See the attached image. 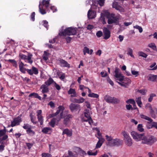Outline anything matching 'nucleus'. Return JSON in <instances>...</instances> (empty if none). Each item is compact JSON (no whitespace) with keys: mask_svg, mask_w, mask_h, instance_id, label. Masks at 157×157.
<instances>
[{"mask_svg":"<svg viewBox=\"0 0 157 157\" xmlns=\"http://www.w3.org/2000/svg\"><path fill=\"white\" fill-rule=\"evenodd\" d=\"M51 129V128L49 127H45L42 129V132L44 133L47 134Z\"/></svg>","mask_w":157,"mask_h":157,"instance_id":"c9c22d12","label":"nucleus"},{"mask_svg":"<svg viewBox=\"0 0 157 157\" xmlns=\"http://www.w3.org/2000/svg\"><path fill=\"white\" fill-rule=\"evenodd\" d=\"M77 28L72 27H68L60 32L59 34L61 36L73 35L76 34Z\"/></svg>","mask_w":157,"mask_h":157,"instance_id":"f03ea898","label":"nucleus"},{"mask_svg":"<svg viewBox=\"0 0 157 157\" xmlns=\"http://www.w3.org/2000/svg\"><path fill=\"white\" fill-rule=\"evenodd\" d=\"M23 128L24 129L28 130L31 128V126L28 124H24V125L23 126Z\"/></svg>","mask_w":157,"mask_h":157,"instance_id":"49530a36","label":"nucleus"},{"mask_svg":"<svg viewBox=\"0 0 157 157\" xmlns=\"http://www.w3.org/2000/svg\"><path fill=\"white\" fill-rule=\"evenodd\" d=\"M64 108L61 105L59 106L58 108V109L57 110L56 112L55 113H54V114L55 115V116H56L61 111V113L62 112L63 113V111L64 110Z\"/></svg>","mask_w":157,"mask_h":157,"instance_id":"393cba45","label":"nucleus"},{"mask_svg":"<svg viewBox=\"0 0 157 157\" xmlns=\"http://www.w3.org/2000/svg\"><path fill=\"white\" fill-rule=\"evenodd\" d=\"M105 137L107 141L106 144L107 146L118 147L122 145L123 144V140L117 138L113 139L111 136L107 135L105 136Z\"/></svg>","mask_w":157,"mask_h":157,"instance_id":"f257e3e1","label":"nucleus"},{"mask_svg":"<svg viewBox=\"0 0 157 157\" xmlns=\"http://www.w3.org/2000/svg\"><path fill=\"white\" fill-rule=\"evenodd\" d=\"M119 69L118 68H115L114 71L115 73L114 76L116 78V80L119 81L120 82L122 80L124 76L121 73L119 72Z\"/></svg>","mask_w":157,"mask_h":157,"instance_id":"f8f14e48","label":"nucleus"},{"mask_svg":"<svg viewBox=\"0 0 157 157\" xmlns=\"http://www.w3.org/2000/svg\"><path fill=\"white\" fill-rule=\"evenodd\" d=\"M42 157H51L52 155L48 153H43L42 154Z\"/></svg>","mask_w":157,"mask_h":157,"instance_id":"8fccbe9b","label":"nucleus"},{"mask_svg":"<svg viewBox=\"0 0 157 157\" xmlns=\"http://www.w3.org/2000/svg\"><path fill=\"white\" fill-rule=\"evenodd\" d=\"M155 96V94H151L150 95V97L148 99V101L149 102H151L152 101V100L153 99V97Z\"/></svg>","mask_w":157,"mask_h":157,"instance_id":"052dcab7","label":"nucleus"},{"mask_svg":"<svg viewBox=\"0 0 157 157\" xmlns=\"http://www.w3.org/2000/svg\"><path fill=\"white\" fill-rule=\"evenodd\" d=\"M94 28V26L93 25H89L87 27V29L88 30H91Z\"/></svg>","mask_w":157,"mask_h":157,"instance_id":"338daca9","label":"nucleus"},{"mask_svg":"<svg viewBox=\"0 0 157 157\" xmlns=\"http://www.w3.org/2000/svg\"><path fill=\"white\" fill-rule=\"evenodd\" d=\"M50 1V0H42L40 4H41V5L43 6H45L47 9L49 6Z\"/></svg>","mask_w":157,"mask_h":157,"instance_id":"5701e85b","label":"nucleus"},{"mask_svg":"<svg viewBox=\"0 0 157 157\" xmlns=\"http://www.w3.org/2000/svg\"><path fill=\"white\" fill-rule=\"evenodd\" d=\"M96 13L94 10L90 9L89 10L87 13V16L89 19H92L96 17Z\"/></svg>","mask_w":157,"mask_h":157,"instance_id":"a211bd4d","label":"nucleus"},{"mask_svg":"<svg viewBox=\"0 0 157 157\" xmlns=\"http://www.w3.org/2000/svg\"><path fill=\"white\" fill-rule=\"evenodd\" d=\"M88 96L89 97L96 98H98L99 97V95L98 94L94 93H90Z\"/></svg>","mask_w":157,"mask_h":157,"instance_id":"58836bf2","label":"nucleus"},{"mask_svg":"<svg viewBox=\"0 0 157 157\" xmlns=\"http://www.w3.org/2000/svg\"><path fill=\"white\" fill-rule=\"evenodd\" d=\"M24 64L21 61H20L19 62V67L20 71L22 73H25L26 69L24 67Z\"/></svg>","mask_w":157,"mask_h":157,"instance_id":"412c9836","label":"nucleus"},{"mask_svg":"<svg viewBox=\"0 0 157 157\" xmlns=\"http://www.w3.org/2000/svg\"><path fill=\"white\" fill-rule=\"evenodd\" d=\"M59 117H57L56 118H53L51 120V121L49 123V125L52 127H54L56 121H57Z\"/></svg>","mask_w":157,"mask_h":157,"instance_id":"cd10ccee","label":"nucleus"},{"mask_svg":"<svg viewBox=\"0 0 157 157\" xmlns=\"http://www.w3.org/2000/svg\"><path fill=\"white\" fill-rule=\"evenodd\" d=\"M26 71H27L28 73L30 75H32L33 74V71L32 70V69H26Z\"/></svg>","mask_w":157,"mask_h":157,"instance_id":"e2e57ef3","label":"nucleus"},{"mask_svg":"<svg viewBox=\"0 0 157 157\" xmlns=\"http://www.w3.org/2000/svg\"><path fill=\"white\" fill-rule=\"evenodd\" d=\"M22 115H20L17 117L13 119V121H11V126L12 127L18 125L20 124V123L22 121L21 118Z\"/></svg>","mask_w":157,"mask_h":157,"instance_id":"9b49d317","label":"nucleus"},{"mask_svg":"<svg viewBox=\"0 0 157 157\" xmlns=\"http://www.w3.org/2000/svg\"><path fill=\"white\" fill-rule=\"evenodd\" d=\"M93 52V50H84L83 52L84 55L88 53L91 55Z\"/></svg>","mask_w":157,"mask_h":157,"instance_id":"37998d69","label":"nucleus"},{"mask_svg":"<svg viewBox=\"0 0 157 157\" xmlns=\"http://www.w3.org/2000/svg\"><path fill=\"white\" fill-rule=\"evenodd\" d=\"M141 97H139L136 98L135 100L138 106L140 107H142V103L141 101Z\"/></svg>","mask_w":157,"mask_h":157,"instance_id":"c756f323","label":"nucleus"},{"mask_svg":"<svg viewBox=\"0 0 157 157\" xmlns=\"http://www.w3.org/2000/svg\"><path fill=\"white\" fill-rule=\"evenodd\" d=\"M148 47L152 48V49H156V47L155 44L154 43H151L148 45Z\"/></svg>","mask_w":157,"mask_h":157,"instance_id":"09e8293b","label":"nucleus"},{"mask_svg":"<svg viewBox=\"0 0 157 157\" xmlns=\"http://www.w3.org/2000/svg\"><path fill=\"white\" fill-rule=\"evenodd\" d=\"M49 55V53L47 52L46 51L44 52V54L42 56L43 59L45 61L47 60L48 59V57Z\"/></svg>","mask_w":157,"mask_h":157,"instance_id":"473e14b6","label":"nucleus"},{"mask_svg":"<svg viewBox=\"0 0 157 157\" xmlns=\"http://www.w3.org/2000/svg\"><path fill=\"white\" fill-rule=\"evenodd\" d=\"M104 141H102L101 142V141H98L96 144V148H97L100 147Z\"/></svg>","mask_w":157,"mask_h":157,"instance_id":"ea45409f","label":"nucleus"},{"mask_svg":"<svg viewBox=\"0 0 157 157\" xmlns=\"http://www.w3.org/2000/svg\"><path fill=\"white\" fill-rule=\"evenodd\" d=\"M30 119L31 122L34 124H36L37 123V121L36 120V117H33L32 114L30 115Z\"/></svg>","mask_w":157,"mask_h":157,"instance_id":"72a5a7b5","label":"nucleus"},{"mask_svg":"<svg viewBox=\"0 0 157 157\" xmlns=\"http://www.w3.org/2000/svg\"><path fill=\"white\" fill-rule=\"evenodd\" d=\"M69 108L72 112L78 110L79 111L80 110V106L79 105L72 103H71L69 105Z\"/></svg>","mask_w":157,"mask_h":157,"instance_id":"2eb2a0df","label":"nucleus"},{"mask_svg":"<svg viewBox=\"0 0 157 157\" xmlns=\"http://www.w3.org/2000/svg\"><path fill=\"white\" fill-rule=\"evenodd\" d=\"M131 73L132 75H135L136 77L139 75V72L137 71H136L134 70H132Z\"/></svg>","mask_w":157,"mask_h":157,"instance_id":"13d9d810","label":"nucleus"},{"mask_svg":"<svg viewBox=\"0 0 157 157\" xmlns=\"http://www.w3.org/2000/svg\"><path fill=\"white\" fill-rule=\"evenodd\" d=\"M140 116L142 118L150 122H151L152 121V120L151 118L143 114H141L140 115Z\"/></svg>","mask_w":157,"mask_h":157,"instance_id":"2f4dec72","label":"nucleus"},{"mask_svg":"<svg viewBox=\"0 0 157 157\" xmlns=\"http://www.w3.org/2000/svg\"><path fill=\"white\" fill-rule=\"evenodd\" d=\"M32 56L33 55L32 54H30V53H28L27 57V59H26V60L27 61V62L30 64H31L33 62V61L31 59V58Z\"/></svg>","mask_w":157,"mask_h":157,"instance_id":"bb28decb","label":"nucleus"},{"mask_svg":"<svg viewBox=\"0 0 157 157\" xmlns=\"http://www.w3.org/2000/svg\"><path fill=\"white\" fill-rule=\"evenodd\" d=\"M105 0H99L98 3L101 6H102L104 5Z\"/></svg>","mask_w":157,"mask_h":157,"instance_id":"69168bd1","label":"nucleus"},{"mask_svg":"<svg viewBox=\"0 0 157 157\" xmlns=\"http://www.w3.org/2000/svg\"><path fill=\"white\" fill-rule=\"evenodd\" d=\"M156 141V139L154 136L149 135L146 136L144 135L142 142L144 144L151 145Z\"/></svg>","mask_w":157,"mask_h":157,"instance_id":"7ed1b4c3","label":"nucleus"},{"mask_svg":"<svg viewBox=\"0 0 157 157\" xmlns=\"http://www.w3.org/2000/svg\"><path fill=\"white\" fill-rule=\"evenodd\" d=\"M128 55H130L131 57H134V56L132 54V50H128L125 52Z\"/></svg>","mask_w":157,"mask_h":157,"instance_id":"a19ab883","label":"nucleus"},{"mask_svg":"<svg viewBox=\"0 0 157 157\" xmlns=\"http://www.w3.org/2000/svg\"><path fill=\"white\" fill-rule=\"evenodd\" d=\"M75 92V90L74 89L70 88L68 91V93L69 94H71Z\"/></svg>","mask_w":157,"mask_h":157,"instance_id":"4d7b16f0","label":"nucleus"},{"mask_svg":"<svg viewBox=\"0 0 157 157\" xmlns=\"http://www.w3.org/2000/svg\"><path fill=\"white\" fill-rule=\"evenodd\" d=\"M144 135V134H139L135 131H132L131 132V135L133 139L136 141L141 140L142 141Z\"/></svg>","mask_w":157,"mask_h":157,"instance_id":"6e6552de","label":"nucleus"},{"mask_svg":"<svg viewBox=\"0 0 157 157\" xmlns=\"http://www.w3.org/2000/svg\"><path fill=\"white\" fill-rule=\"evenodd\" d=\"M138 54L140 56L143 57L144 58H146L147 55L144 52H140L138 53Z\"/></svg>","mask_w":157,"mask_h":157,"instance_id":"864d4df0","label":"nucleus"},{"mask_svg":"<svg viewBox=\"0 0 157 157\" xmlns=\"http://www.w3.org/2000/svg\"><path fill=\"white\" fill-rule=\"evenodd\" d=\"M85 99L82 97H80L79 99H78V103H81L84 102Z\"/></svg>","mask_w":157,"mask_h":157,"instance_id":"bf43d9fd","label":"nucleus"},{"mask_svg":"<svg viewBox=\"0 0 157 157\" xmlns=\"http://www.w3.org/2000/svg\"><path fill=\"white\" fill-rule=\"evenodd\" d=\"M126 102L127 104H131L133 105H135V101L133 99H129L126 101Z\"/></svg>","mask_w":157,"mask_h":157,"instance_id":"f704fd0d","label":"nucleus"},{"mask_svg":"<svg viewBox=\"0 0 157 157\" xmlns=\"http://www.w3.org/2000/svg\"><path fill=\"white\" fill-rule=\"evenodd\" d=\"M29 97H33L35 98H38L39 100H41V98L40 96H39L38 94L35 93H33L30 94L29 96Z\"/></svg>","mask_w":157,"mask_h":157,"instance_id":"a878e982","label":"nucleus"},{"mask_svg":"<svg viewBox=\"0 0 157 157\" xmlns=\"http://www.w3.org/2000/svg\"><path fill=\"white\" fill-rule=\"evenodd\" d=\"M134 28H136L137 29H138L139 30V32L140 33H141L143 32V29L141 27L138 25H136L135 26H134Z\"/></svg>","mask_w":157,"mask_h":157,"instance_id":"c03bdc74","label":"nucleus"},{"mask_svg":"<svg viewBox=\"0 0 157 157\" xmlns=\"http://www.w3.org/2000/svg\"><path fill=\"white\" fill-rule=\"evenodd\" d=\"M96 35L97 37H100L103 35V33L101 31H98L96 33Z\"/></svg>","mask_w":157,"mask_h":157,"instance_id":"5fc2aeb1","label":"nucleus"},{"mask_svg":"<svg viewBox=\"0 0 157 157\" xmlns=\"http://www.w3.org/2000/svg\"><path fill=\"white\" fill-rule=\"evenodd\" d=\"M106 17L108 19V23L109 24L115 23L116 25H117L119 22V16H115V14L114 13L110 14L109 13V14L107 15Z\"/></svg>","mask_w":157,"mask_h":157,"instance_id":"39448f33","label":"nucleus"},{"mask_svg":"<svg viewBox=\"0 0 157 157\" xmlns=\"http://www.w3.org/2000/svg\"><path fill=\"white\" fill-rule=\"evenodd\" d=\"M18 45L17 43H15L14 40H11L10 42H7L6 45V49H15L17 47Z\"/></svg>","mask_w":157,"mask_h":157,"instance_id":"9d476101","label":"nucleus"},{"mask_svg":"<svg viewBox=\"0 0 157 157\" xmlns=\"http://www.w3.org/2000/svg\"><path fill=\"white\" fill-rule=\"evenodd\" d=\"M83 121L88 122L90 125H91L93 123V121L90 117V111L89 109H86L84 113V117L82 119Z\"/></svg>","mask_w":157,"mask_h":157,"instance_id":"423d86ee","label":"nucleus"},{"mask_svg":"<svg viewBox=\"0 0 157 157\" xmlns=\"http://www.w3.org/2000/svg\"><path fill=\"white\" fill-rule=\"evenodd\" d=\"M27 133L31 136H33L35 134V132L31 129V128L26 130Z\"/></svg>","mask_w":157,"mask_h":157,"instance_id":"e433bc0d","label":"nucleus"},{"mask_svg":"<svg viewBox=\"0 0 157 157\" xmlns=\"http://www.w3.org/2000/svg\"><path fill=\"white\" fill-rule=\"evenodd\" d=\"M97 153V151L95 152H93L92 151H90L87 152V154L89 155H96Z\"/></svg>","mask_w":157,"mask_h":157,"instance_id":"3c124183","label":"nucleus"},{"mask_svg":"<svg viewBox=\"0 0 157 157\" xmlns=\"http://www.w3.org/2000/svg\"><path fill=\"white\" fill-rule=\"evenodd\" d=\"M66 134L68 136H71L72 135V132L71 130L68 129H65L63 132V134Z\"/></svg>","mask_w":157,"mask_h":157,"instance_id":"b1692460","label":"nucleus"},{"mask_svg":"<svg viewBox=\"0 0 157 157\" xmlns=\"http://www.w3.org/2000/svg\"><path fill=\"white\" fill-rule=\"evenodd\" d=\"M42 23L43 24V25L48 29L49 26L48 22L46 20H43L42 21Z\"/></svg>","mask_w":157,"mask_h":157,"instance_id":"4c0bfd02","label":"nucleus"},{"mask_svg":"<svg viewBox=\"0 0 157 157\" xmlns=\"http://www.w3.org/2000/svg\"><path fill=\"white\" fill-rule=\"evenodd\" d=\"M103 33L104 35V39L107 40L110 37V32L107 28L104 27L103 28Z\"/></svg>","mask_w":157,"mask_h":157,"instance_id":"dca6fc26","label":"nucleus"},{"mask_svg":"<svg viewBox=\"0 0 157 157\" xmlns=\"http://www.w3.org/2000/svg\"><path fill=\"white\" fill-rule=\"evenodd\" d=\"M39 12L42 15H44L46 13L45 10L43 9V6L41 5L40 2L39 5Z\"/></svg>","mask_w":157,"mask_h":157,"instance_id":"4be33fe9","label":"nucleus"},{"mask_svg":"<svg viewBox=\"0 0 157 157\" xmlns=\"http://www.w3.org/2000/svg\"><path fill=\"white\" fill-rule=\"evenodd\" d=\"M54 82H54L53 79L52 78H50L48 79V80H47L45 82V85L48 86L50 85L52 83H54Z\"/></svg>","mask_w":157,"mask_h":157,"instance_id":"7c9ffc66","label":"nucleus"},{"mask_svg":"<svg viewBox=\"0 0 157 157\" xmlns=\"http://www.w3.org/2000/svg\"><path fill=\"white\" fill-rule=\"evenodd\" d=\"M35 12H33L32 13L31 15V18L32 21H35Z\"/></svg>","mask_w":157,"mask_h":157,"instance_id":"6e6d98bb","label":"nucleus"},{"mask_svg":"<svg viewBox=\"0 0 157 157\" xmlns=\"http://www.w3.org/2000/svg\"><path fill=\"white\" fill-rule=\"evenodd\" d=\"M60 116L59 117L58 119H57V121H59L61 118H64V119L63 120V123L65 125H67L69 119L71 118L72 117V115L70 114L66 115L64 114L63 115V113L62 112L60 113Z\"/></svg>","mask_w":157,"mask_h":157,"instance_id":"1a4fd4ad","label":"nucleus"},{"mask_svg":"<svg viewBox=\"0 0 157 157\" xmlns=\"http://www.w3.org/2000/svg\"><path fill=\"white\" fill-rule=\"evenodd\" d=\"M146 107L150 111V113L151 117H155V115L154 113V112L152 109L151 106L149 104H147L146 106Z\"/></svg>","mask_w":157,"mask_h":157,"instance_id":"6ab92c4d","label":"nucleus"},{"mask_svg":"<svg viewBox=\"0 0 157 157\" xmlns=\"http://www.w3.org/2000/svg\"><path fill=\"white\" fill-rule=\"evenodd\" d=\"M32 69L33 72L35 75H37L38 73V71L36 68L34 67H33Z\"/></svg>","mask_w":157,"mask_h":157,"instance_id":"de8ad7c7","label":"nucleus"},{"mask_svg":"<svg viewBox=\"0 0 157 157\" xmlns=\"http://www.w3.org/2000/svg\"><path fill=\"white\" fill-rule=\"evenodd\" d=\"M40 89L41 90V92L43 94L47 93L49 91L48 86L45 84L42 85L40 87Z\"/></svg>","mask_w":157,"mask_h":157,"instance_id":"aec40b11","label":"nucleus"},{"mask_svg":"<svg viewBox=\"0 0 157 157\" xmlns=\"http://www.w3.org/2000/svg\"><path fill=\"white\" fill-rule=\"evenodd\" d=\"M54 86L56 89L58 90H59L61 89L60 86L58 84H57L55 82H54Z\"/></svg>","mask_w":157,"mask_h":157,"instance_id":"774afa93","label":"nucleus"},{"mask_svg":"<svg viewBox=\"0 0 157 157\" xmlns=\"http://www.w3.org/2000/svg\"><path fill=\"white\" fill-rule=\"evenodd\" d=\"M138 129L139 131L143 132L144 131V129L143 128V125L142 124H139L138 125Z\"/></svg>","mask_w":157,"mask_h":157,"instance_id":"a18cd8bd","label":"nucleus"},{"mask_svg":"<svg viewBox=\"0 0 157 157\" xmlns=\"http://www.w3.org/2000/svg\"><path fill=\"white\" fill-rule=\"evenodd\" d=\"M100 19L103 24H106V22L105 20V18L104 16H101Z\"/></svg>","mask_w":157,"mask_h":157,"instance_id":"0e129e2a","label":"nucleus"},{"mask_svg":"<svg viewBox=\"0 0 157 157\" xmlns=\"http://www.w3.org/2000/svg\"><path fill=\"white\" fill-rule=\"evenodd\" d=\"M104 99L105 101L108 103L118 104L120 102V100L118 98L107 95L105 96Z\"/></svg>","mask_w":157,"mask_h":157,"instance_id":"0eeeda50","label":"nucleus"},{"mask_svg":"<svg viewBox=\"0 0 157 157\" xmlns=\"http://www.w3.org/2000/svg\"><path fill=\"white\" fill-rule=\"evenodd\" d=\"M116 10L119 11L121 13L124 12L125 11L124 9L120 5H119Z\"/></svg>","mask_w":157,"mask_h":157,"instance_id":"79ce46f5","label":"nucleus"},{"mask_svg":"<svg viewBox=\"0 0 157 157\" xmlns=\"http://www.w3.org/2000/svg\"><path fill=\"white\" fill-rule=\"evenodd\" d=\"M58 61H59V64L61 67L68 68L70 67V65L65 60L61 58H59L58 59Z\"/></svg>","mask_w":157,"mask_h":157,"instance_id":"f3484780","label":"nucleus"},{"mask_svg":"<svg viewBox=\"0 0 157 157\" xmlns=\"http://www.w3.org/2000/svg\"><path fill=\"white\" fill-rule=\"evenodd\" d=\"M156 79H157V75H151L149 77L148 80L151 81H155Z\"/></svg>","mask_w":157,"mask_h":157,"instance_id":"c85d7f7f","label":"nucleus"},{"mask_svg":"<svg viewBox=\"0 0 157 157\" xmlns=\"http://www.w3.org/2000/svg\"><path fill=\"white\" fill-rule=\"evenodd\" d=\"M42 111L41 110H37L36 111L38 121L40 125L43 124L44 122L43 117L42 115Z\"/></svg>","mask_w":157,"mask_h":157,"instance_id":"4468645a","label":"nucleus"},{"mask_svg":"<svg viewBox=\"0 0 157 157\" xmlns=\"http://www.w3.org/2000/svg\"><path fill=\"white\" fill-rule=\"evenodd\" d=\"M131 80L129 78L124 77L121 81H120V82H117L121 86L126 87L131 83Z\"/></svg>","mask_w":157,"mask_h":157,"instance_id":"ddd939ff","label":"nucleus"},{"mask_svg":"<svg viewBox=\"0 0 157 157\" xmlns=\"http://www.w3.org/2000/svg\"><path fill=\"white\" fill-rule=\"evenodd\" d=\"M121 133L123 136V140L125 144L128 146H131L132 144V140L128 133L125 130H123Z\"/></svg>","mask_w":157,"mask_h":157,"instance_id":"20e7f679","label":"nucleus"},{"mask_svg":"<svg viewBox=\"0 0 157 157\" xmlns=\"http://www.w3.org/2000/svg\"><path fill=\"white\" fill-rule=\"evenodd\" d=\"M126 109L128 110H130V109H133V108L132 107V106L130 104L126 105Z\"/></svg>","mask_w":157,"mask_h":157,"instance_id":"680f3d73","label":"nucleus"},{"mask_svg":"<svg viewBox=\"0 0 157 157\" xmlns=\"http://www.w3.org/2000/svg\"><path fill=\"white\" fill-rule=\"evenodd\" d=\"M119 5L117 2H114L113 3L112 7L113 8H115L116 10Z\"/></svg>","mask_w":157,"mask_h":157,"instance_id":"603ef678","label":"nucleus"}]
</instances>
